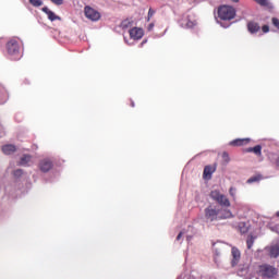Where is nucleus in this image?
I'll return each mask as SVG.
<instances>
[{"label": "nucleus", "instance_id": "6", "mask_svg": "<svg viewBox=\"0 0 279 279\" xmlns=\"http://www.w3.org/2000/svg\"><path fill=\"white\" fill-rule=\"evenodd\" d=\"M205 219L207 221H219V209H215L213 206L205 208Z\"/></svg>", "mask_w": 279, "mask_h": 279}, {"label": "nucleus", "instance_id": "15", "mask_svg": "<svg viewBox=\"0 0 279 279\" xmlns=\"http://www.w3.org/2000/svg\"><path fill=\"white\" fill-rule=\"evenodd\" d=\"M269 256L270 258H278L279 257V243L274 244L269 248Z\"/></svg>", "mask_w": 279, "mask_h": 279}, {"label": "nucleus", "instance_id": "11", "mask_svg": "<svg viewBox=\"0 0 279 279\" xmlns=\"http://www.w3.org/2000/svg\"><path fill=\"white\" fill-rule=\"evenodd\" d=\"M218 221H222L223 219H232L234 215H232V211L230 209H218Z\"/></svg>", "mask_w": 279, "mask_h": 279}, {"label": "nucleus", "instance_id": "2", "mask_svg": "<svg viewBox=\"0 0 279 279\" xmlns=\"http://www.w3.org/2000/svg\"><path fill=\"white\" fill-rule=\"evenodd\" d=\"M209 197H211L214 202H217V204L223 208H230L231 206L230 198H228V196L225 194H221L219 190H213L209 194Z\"/></svg>", "mask_w": 279, "mask_h": 279}, {"label": "nucleus", "instance_id": "35", "mask_svg": "<svg viewBox=\"0 0 279 279\" xmlns=\"http://www.w3.org/2000/svg\"><path fill=\"white\" fill-rule=\"evenodd\" d=\"M131 106H132V108H134V101H132V100H131Z\"/></svg>", "mask_w": 279, "mask_h": 279}, {"label": "nucleus", "instance_id": "17", "mask_svg": "<svg viewBox=\"0 0 279 279\" xmlns=\"http://www.w3.org/2000/svg\"><path fill=\"white\" fill-rule=\"evenodd\" d=\"M133 23H134V21L126 19V20L122 21L121 27H122V29H128L129 27H132Z\"/></svg>", "mask_w": 279, "mask_h": 279}, {"label": "nucleus", "instance_id": "29", "mask_svg": "<svg viewBox=\"0 0 279 279\" xmlns=\"http://www.w3.org/2000/svg\"><path fill=\"white\" fill-rule=\"evenodd\" d=\"M185 27H195V23L187 17V22L185 23Z\"/></svg>", "mask_w": 279, "mask_h": 279}, {"label": "nucleus", "instance_id": "1", "mask_svg": "<svg viewBox=\"0 0 279 279\" xmlns=\"http://www.w3.org/2000/svg\"><path fill=\"white\" fill-rule=\"evenodd\" d=\"M234 16H236V9H234V7L225 4L218 9V17L221 21H232Z\"/></svg>", "mask_w": 279, "mask_h": 279}, {"label": "nucleus", "instance_id": "13", "mask_svg": "<svg viewBox=\"0 0 279 279\" xmlns=\"http://www.w3.org/2000/svg\"><path fill=\"white\" fill-rule=\"evenodd\" d=\"M252 140L250 138H238V140H233L230 145H232L233 147H243L244 145H248V143Z\"/></svg>", "mask_w": 279, "mask_h": 279}, {"label": "nucleus", "instance_id": "28", "mask_svg": "<svg viewBox=\"0 0 279 279\" xmlns=\"http://www.w3.org/2000/svg\"><path fill=\"white\" fill-rule=\"evenodd\" d=\"M272 25L274 27H276L277 29H279V20L277 17H272Z\"/></svg>", "mask_w": 279, "mask_h": 279}, {"label": "nucleus", "instance_id": "19", "mask_svg": "<svg viewBox=\"0 0 279 279\" xmlns=\"http://www.w3.org/2000/svg\"><path fill=\"white\" fill-rule=\"evenodd\" d=\"M253 154H255V156H263V146L256 145L253 147Z\"/></svg>", "mask_w": 279, "mask_h": 279}, {"label": "nucleus", "instance_id": "30", "mask_svg": "<svg viewBox=\"0 0 279 279\" xmlns=\"http://www.w3.org/2000/svg\"><path fill=\"white\" fill-rule=\"evenodd\" d=\"M51 3H54V5H62L64 3V0H50Z\"/></svg>", "mask_w": 279, "mask_h": 279}, {"label": "nucleus", "instance_id": "10", "mask_svg": "<svg viewBox=\"0 0 279 279\" xmlns=\"http://www.w3.org/2000/svg\"><path fill=\"white\" fill-rule=\"evenodd\" d=\"M52 167H53V162L49 159H43L39 163V169L44 173H47V171H51Z\"/></svg>", "mask_w": 279, "mask_h": 279}, {"label": "nucleus", "instance_id": "4", "mask_svg": "<svg viewBox=\"0 0 279 279\" xmlns=\"http://www.w3.org/2000/svg\"><path fill=\"white\" fill-rule=\"evenodd\" d=\"M257 274L262 278H274L278 276V269L269 264H264L258 267Z\"/></svg>", "mask_w": 279, "mask_h": 279}, {"label": "nucleus", "instance_id": "23", "mask_svg": "<svg viewBox=\"0 0 279 279\" xmlns=\"http://www.w3.org/2000/svg\"><path fill=\"white\" fill-rule=\"evenodd\" d=\"M246 245H247V250H252L253 245H254V236H250L247 240H246Z\"/></svg>", "mask_w": 279, "mask_h": 279}, {"label": "nucleus", "instance_id": "21", "mask_svg": "<svg viewBox=\"0 0 279 279\" xmlns=\"http://www.w3.org/2000/svg\"><path fill=\"white\" fill-rule=\"evenodd\" d=\"M229 195L232 197L233 202L236 199V187L229 189Z\"/></svg>", "mask_w": 279, "mask_h": 279}, {"label": "nucleus", "instance_id": "27", "mask_svg": "<svg viewBox=\"0 0 279 279\" xmlns=\"http://www.w3.org/2000/svg\"><path fill=\"white\" fill-rule=\"evenodd\" d=\"M154 14H156V11H154L153 9H149L148 10L147 21H151V16H154Z\"/></svg>", "mask_w": 279, "mask_h": 279}, {"label": "nucleus", "instance_id": "22", "mask_svg": "<svg viewBox=\"0 0 279 279\" xmlns=\"http://www.w3.org/2000/svg\"><path fill=\"white\" fill-rule=\"evenodd\" d=\"M31 5H33L34 8H40V5H43L41 0H29Z\"/></svg>", "mask_w": 279, "mask_h": 279}, {"label": "nucleus", "instance_id": "18", "mask_svg": "<svg viewBox=\"0 0 279 279\" xmlns=\"http://www.w3.org/2000/svg\"><path fill=\"white\" fill-rule=\"evenodd\" d=\"M31 160H32V156H29V155H24V156L21 158L19 165L25 167V165H27Z\"/></svg>", "mask_w": 279, "mask_h": 279}, {"label": "nucleus", "instance_id": "20", "mask_svg": "<svg viewBox=\"0 0 279 279\" xmlns=\"http://www.w3.org/2000/svg\"><path fill=\"white\" fill-rule=\"evenodd\" d=\"M260 180H263V177L260 174L255 175V177H251L247 180V184H253V182H260Z\"/></svg>", "mask_w": 279, "mask_h": 279}, {"label": "nucleus", "instance_id": "8", "mask_svg": "<svg viewBox=\"0 0 279 279\" xmlns=\"http://www.w3.org/2000/svg\"><path fill=\"white\" fill-rule=\"evenodd\" d=\"M215 171H217V163H215L213 166H206L204 168V172H203L204 180H210L213 178V173H215Z\"/></svg>", "mask_w": 279, "mask_h": 279}, {"label": "nucleus", "instance_id": "12", "mask_svg": "<svg viewBox=\"0 0 279 279\" xmlns=\"http://www.w3.org/2000/svg\"><path fill=\"white\" fill-rule=\"evenodd\" d=\"M41 10L45 12V14H47L49 21H62V17L56 15V13L49 10V8L44 7Z\"/></svg>", "mask_w": 279, "mask_h": 279}, {"label": "nucleus", "instance_id": "25", "mask_svg": "<svg viewBox=\"0 0 279 279\" xmlns=\"http://www.w3.org/2000/svg\"><path fill=\"white\" fill-rule=\"evenodd\" d=\"M222 160H225V162H230V155L228 153H222Z\"/></svg>", "mask_w": 279, "mask_h": 279}, {"label": "nucleus", "instance_id": "32", "mask_svg": "<svg viewBox=\"0 0 279 279\" xmlns=\"http://www.w3.org/2000/svg\"><path fill=\"white\" fill-rule=\"evenodd\" d=\"M148 32H151V29H154V23H150L147 27Z\"/></svg>", "mask_w": 279, "mask_h": 279}, {"label": "nucleus", "instance_id": "3", "mask_svg": "<svg viewBox=\"0 0 279 279\" xmlns=\"http://www.w3.org/2000/svg\"><path fill=\"white\" fill-rule=\"evenodd\" d=\"M7 50L9 56H13L14 60L21 58V44L16 38H12L7 43Z\"/></svg>", "mask_w": 279, "mask_h": 279}, {"label": "nucleus", "instance_id": "9", "mask_svg": "<svg viewBox=\"0 0 279 279\" xmlns=\"http://www.w3.org/2000/svg\"><path fill=\"white\" fill-rule=\"evenodd\" d=\"M231 254H232L231 265L232 267H236V265H239V262L241 260V251H239V248L236 247H232Z\"/></svg>", "mask_w": 279, "mask_h": 279}, {"label": "nucleus", "instance_id": "26", "mask_svg": "<svg viewBox=\"0 0 279 279\" xmlns=\"http://www.w3.org/2000/svg\"><path fill=\"white\" fill-rule=\"evenodd\" d=\"M13 175H14L15 178H21V177L23 175V170H21V169L15 170V171L13 172Z\"/></svg>", "mask_w": 279, "mask_h": 279}, {"label": "nucleus", "instance_id": "14", "mask_svg": "<svg viewBox=\"0 0 279 279\" xmlns=\"http://www.w3.org/2000/svg\"><path fill=\"white\" fill-rule=\"evenodd\" d=\"M247 29L250 34H257V32H260V25H258L256 22H248Z\"/></svg>", "mask_w": 279, "mask_h": 279}, {"label": "nucleus", "instance_id": "7", "mask_svg": "<svg viewBox=\"0 0 279 279\" xmlns=\"http://www.w3.org/2000/svg\"><path fill=\"white\" fill-rule=\"evenodd\" d=\"M129 34L132 40H141V38L145 36V32L143 31V28H138V27L131 28L129 31Z\"/></svg>", "mask_w": 279, "mask_h": 279}, {"label": "nucleus", "instance_id": "33", "mask_svg": "<svg viewBox=\"0 0 279 279\" xmlns=\"http://www.w3.org/2000/svg\"><path fill=\"white\" fill-rule=\"evenodd\" d=\"M247 154L254 153V147L246 148Z\"/></svg>", "mask_w": 279, "mask_h": 279}, {"label": "nucleus", "instance_id": "36", "mask_svg": "<svg viewBox=\"0 0 279 279\" xmlns=\"http://www.w3.org/2000/svg\"><path fill=\"white\" fill-rule=\"evenodd\" d=\"M276 217H279V210L276 213Z\"/></svg>", "mask_w": 279, "mask_h": 279}, {"label": "nucleus", "instance_id": "5", "mask_svg": "<svg viewBox=\"0 0 279 279\" xmlns=\"http://www.w3.org/2000/svg\"><path fill=\"white\" fill-rule=\"evenodd\" d=\"M84 14L89 21L96 22L101 19V13L88 5L84 8Z\"/></svg>", "mask_w": 279, "mask_h": 279}, {"label": "nucleus", "instance_id": "24", "mask_svg": "<svg viewBox=\"0 0 279 279\" xmlns=\"http://www.w3.org/2000/svg\"><path fill=\"white\" fill-rule=\"evenodd\" d=\"M255 3H258V5L267 7L269 5V2L267 0H254Z\"/></svg>", "mask_w": 279, "mask_h": 279}, {"label": "nucleus", "instance_id": "16", "mask_svg": "<svg viewBox=\"0 0 279 279\" xmlns=\"http://www.w3.org/2000/svg\"><path fill=\"white\" fill-rule=\"evenodd\" d=\"M2 151L7 156H10V154H14V151H16V146H14L12 144L4 145V146H2Z\"/></svg>", "mask_w": 279, "mask_h": 279}, {"label": "nucleus", "instance_id": "34", "mask_svg": "<svg viewBox=\"0 0 279 279\" xmlns=\"http://www.w3.org/2000/svg\"><path fill=\"white\" fill-rule=\"evenodd\" d=\"M180 239H182V232H180L177 236V241H180Z\"/></svg>", "mask_w": 279, "mask_h": 279}, {"label": "nucleus", "instance_id": "31", "mask_svg": "<svg viewBox=\"0 0 279 279\" xmlns=\"http://www.w3.org/2000/svg\"><path fill=\"white\" fill-rule=\"evenodd\" d=\"M262 32H264V34H267L269 32V25H264L262 27Z\"/></svg>", "mask_w": 279, "mask_h": 279}]
</instances>
